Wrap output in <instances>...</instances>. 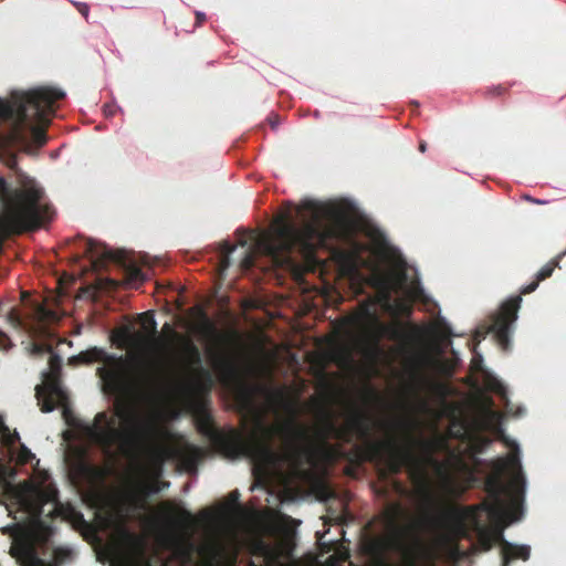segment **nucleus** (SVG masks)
I'll return each mask as SVG.
<instances>
[{
    "mask_svg": "<svg viewBox=\"0 0 566 566\" xmlns=\"http://www.w3.org/2000/svg\"><path fill=\"white\" fill-rule=\"evenodd\" d=\"M0 433L3 436L6 443L9 446H13L17 441L20 440L19 433L17 431L11 433L9 428L3 422H0Z\"/></svg>",
    "mask_w": 566,
    "mask_h": 566,
    "instance_id": "obj_26",
    "label": "nucleus"
},
{
    "mask_svg": "<svg viewBox=\"0 0 566 566\" xmlns=\"http://www.w3.org/2000/svg\"><path fill=\"white\" fill-rule=\"evenodd\" d=\"M0 335L2 336L3 334L0 332Z\"/></svg>",
    "mask_w": 566,
    "mask_h": 566,
    "instance_id": "obj_44",
    "label": "nucleus"
},
{
    "mask_svg": "<svg viewBox=\"0 0 566 566\" xmlns=\"http://www.w3.org/2000/svg\"><path fill=\"white\" fill-rule=\"evenodd\" d=\"M454 460H455L457 465H459L461 468H467V463L463 461V459L461 457L454 455Z\"/></svg>",
    "mask_w": 566,
    "mask_h": 566,
    "instance_id": "obj_35",
    "label": "nucleus"
},
{
    "mask_svg": "<svg viewBox=\"0 0 566 566\" xmlns=\"http://www.w3.org/2000/svg\"><path fill=\"white\" fill-rule=\"evenodd\" d=\"M195 14H196V27H201L207 19L206 13H203L201 11H196Z\"/></svg>",
    "mask_w": 566,
    "mask_h": 566,
    "instance_id": "obj_32",
    "label": "nucleus"
},
{
    "mask_svg": "<svg viewBox=\"0 0 566 566\" xmlns=\"http://www.w3.org/2000/svg\"><path fill=\"white\" fill-rule=\"evenodd\" d=\"M397 427L403 431V441L394 436L386 440H373L370 416L364 411L354 410L346 423L340 427L335 423L329 415H326L315 432V439L324 444H327L329 439L339 440L347 444H352L355 439H358L363 441V446L354 444L349 451H345L338 446L333 448V451L354 465H360L366 461H384L392 474H398L402 468H406L411 479V461H415V458L412 455V444L407 437V422L399 421ZM313 441L314 437L312 436V443L305 453L311 450Z\"/></svg>",
    "mask_w": 566,
    "mask_h": 566,
    "instance_id": "obj_5",
    "label": "nucleus"
},
{
    "mask_svg": "<svg viewBox=\"0 0 566 566\" xmlns=\"http://www.w3.org/2000/svg\"><path fill=\"white\" fill-rule=\"evenodd\" d=\"M296 212L302 226L293 220V207L277 216L271 238L262 242L266 255L277 265L292 266L300 258L306 263L316 261V251L327 248L331 240L348 245L346 255L354 263L364 262L361 254L367 245L356 239V228L350 217L336 206L323 205L313 200L303 201Z\"/></svg>",
    "mask_w": 566,
    "mask_h": 566,
    "instance_id": "obj_2",
    "label": "nucleus"
},
{
    "mask_svg": "<svg viewBox=\"0 0 566 566\" xmlns=\"http://www.w3.org/2000/svg\"><path fill=\"white\" fill-rule=\"evenodd\" d=\"M522 198L524 200L528 201V202L536 203V205H544V203H546L545 200H539V199L533 198V197H531L528 195H524Z\"/></svg>",
    "mask_w": 566,
    "mask_h": 566,
    "instance_id": "obj_34",
    "label": "nucleus"
},
{
    "mask_svg": "<svg viewBox=\"0 0 566 566\" xmlns=\"http://www.w3.org/2000/svg\"><path fill=\"white\" fill-rule=\"evenodd\" d=\"M426 149H427V143H426L424 140H421V142L419 143V150H420L421 153H424V151H426Z\"/></svg>",
    "mask_w": 566,
    "mask_h": 566,
    "instance_id": "obj_40",
    "label": "nucleus"
},
{
    "mask_svg": "<svg viewBox=\"0 0 566 566\" xmlns=\"http://www.w3.org/2000/svg\"><path fill=\"white\" fill-rule=\"evenodd\" d=\"M142 336L132 333L130 326H123L115 332V343L118 348H126L134 345Z\"/></svg>",
    "mask_w": 566,
    "mask_h": 566,
    "instance_id": "obj_17",
    "label": "nucleus"
},
{
    "mask_svg": "<svg viewBox=\"0 0 566 566\" xmlns=\"http://www.w3.org/2000/svg\"><path fill=\"white\" fill-rule=\"evenodd\" d=\"M488 489H489L490 494L493 496L495 504L501 506L502 505L501 493L503 491V485L500 481V478L497 476V478L489 479Z\"/></svg>",
    "mask_w": 566,
    "mask_h": 566,
    "instance_id": "obj_20",
    "label": "nucleus"
},
{
    "mask_svg": "<svg viewBox=\"0 0 566 566\" xmlns=\"http://www.w3.org/2000/svg\"><path fill=\"white\" fill-rule=\"evenodd\" d=\"M84 253L92 259L94 266H104L107 262H115L123 265L126 280L129 284L142 283L146 280V275L143 273L142 269L137 264L128 262L127 255L123 251H114L104 243L88 239L85 242Z\"/></svg>",
    "mask_w": 566,
    "mask_h": 566,
    "instance_id": "obj_8",
    "label": "nucleus"
},
{
    "mask_svg": "<svg viewBox=\"0 0 566 566\" xmlns=\"http://www.w3.org/2000/svg\"><path fill=\"white\" fill-rule=\"evenodd\" d=\"M401 513H402L401 507L399 505H396L394 507V511L390 513V516H389V524L394 528V532H395V537H394V541H392L395 546H400L403 535L407 532H413L415 528H416L413 525L408 526V527H403V528L399 526L397 520H398V516Z\"/></svg>",
    "mask_w": 566,
    "mask_h": 566,
    "instance_id": "obj_16",
    "label": "nucleus"
},
{
    "mask_svg": "<svg viewBox=\"0 0 566 566\" xmlns=\"http://www.w3.org/2000/svg\"><path fill=\"white\" fill-rule=\"evenodd\" d=\"M139 321L147 333L155 336L157 334V323L151 312L139 314Z\"/></svg>",
    "mask_w": 566,
    "mask_h": 566,
    "instance_id": "obj_21",
    "label": "nucleus"
},
{
    "mask_svg": "<svg viewBox=\"0 0 566 566\" xmlns=\"http://www.w3.org/2000/svg\"><path fill=\"white\" fill-rule=\"evenodd\" d=\"M123 539L132 555L136 557L145 556L147 547L145 537L126 531L123 535Z\"/></svg>",
    "mask_w": 566,
    "mask_h": 566,
    "instance_id": "obj_15",
    "label": "nucleus"
},
{
    "mask_svg": "<svg viewBox=\"0 0 566 566\" xmlns=\"http://www.w3.org/2000/svg\"><path fill=\"white\" fill-rule=\"evenodd\" d=\"M33 350L35 354L39 355H42L44 353H50L51 355L53 353L52 346L45 344L34 345Z\"/></svg>",
    "mask_w": 566,
    "mask_h": 566,
    "instance_id": "obj_30",
    "label": "nucleus"
},
{
    "mask_svg": "<svg viewBox=\"0 0 566 566\" xmlns=\"http://www.w3.org/2000/svg\"><path fill=\"white\" fill-rule=\"evenodd\" d=\"M105 114H106V116H113V115H114V109H113V107H112V106H109V105H106V106H105Z\"/></svg>",
    "mask_w": 566,
    "mask_h": 566,
    "instance_id": "obj_37",
    "label": "nucleus"
},
{
    "mask_svg": "<svg viewBox=\"0 0 566 566\" xmlns=\"http://www.w3.org/2000/svg\"><path fill=\"white\" fill-rule=\"evenodd\" d=\"M235 250V247L230 242H223L221 245V259L220 269L221 271L227 270L230 266V255Z\"/></svg>",
    "mask_w": 566,
    "mask_h": 566,
    "instance_id": "obj_23",
    "label": "nucleus"
},
{
    "mask_svg": "<svg viewBox=\"0 0 566 566\" xmlns=\"http://www.w3.org/2000/svg\"><path fill=\"white\" fill-rule=\"evenodd\" d=\"M255 263V253L252 250H248L244 253L243 259L241 260V268L243 270H250L254 266Z\"/></svg>",
    "mask_w": 566,
    "mask_h": 566,
    "instance_id": "obj_28",
    "label": "nucleus"
},
{
    "mask_svg": "<svg viewBox=\"0 0 566 566\" xmlns=\"http://www.w3.org/2000/svg\"><path fill=\"white\" fill-rule=\"evenodd\" d=\"M274 395H275V396H277V397H281V396H282V394H281V392H275Z\"/></svg>",
    "mask_w": 566,
    "mask_h": 566,
    "instance_id": "obj_42",
    "label": "nucleus"
},
{
    "mask_svg": "<svg viewBox=\"0 0 566 566\" xmlns=\"http://www.w3.org/2000/svg\"><path fill=\"white\" fill-rule=\"evenodd\" d=\"M74 552L66 547H57L53 551V566H60L73 559Z\"/></svg>",
    "mask_w": 566,
    "mask_h": 566,
    "instance_id": "obj_19",
    "label": "nucleus"
},
{
    "mask_svg": "<svg viewBox=\"0 0 566 566\" xmlns=\"http://www.w3.org/2000/svg\"><path fill=\"white\" fill-rule=\"evenodd\" d=\"M501 547L503 553V566H509V563L513 559L527 560L531 555V548L527 545H515L503 541Z\"/></svg>",
    "mask_w": 566,
    "mask_h": 566,
    "instance_id": "obj_14",
    "label": "nucleus"
},
{
    "mask_svg": "<svg viewBox=\"0 0 566 566\" xmlns=\"http://www.w3.org/2000/svg\"><path fill=\"white\" fill-rule=\"evenodd\" d=\"M34 458H35V455L31 452L30 449H28L24 444L20 446V449L18 452V463L19 464H28Z\"/></svg>",
    "mask_w": 566,
    "mask_h": 566,
    "instance_id": "obj_27",
    "label": "nucleus"
},
{
    "mask_svg": "<svg viewBox=\"0 0 566 566\" xmlns=\"http://www.w3.org/2000/svg\"><path fill=\"white\" fill-rule=\"evenodd\" d=\"M239 492L235 490V491H232L230 494H229V497L232 502H237L239 500Z\"/></svg>",
    "mask_w": 566,
    "mask_h": 566,
    "instance_id": "obj_36",
    "label": "nucleus"
},
{
    "mask_svg": "<svg viewBox=\"0 0 566 566\" xmlns=\"http://www.w3.org/2000/svg\"><path fill=\"white\" fill-rule=\"evenodd\" d=\"M266 391L261 385L242 384L237 399L241 409L255 416V428L247 438L235 429L223 431L214 426L208 411H201L197 419L198 430L230 458L241 455L250 458L260 468L274 467L279 454L273 448L274 437L282 441L285 457L297 462L312 443V433L307 426L300 423L295 415L274 426H266L258 413L254 396Z\"/></svg>",
    "mask_w": 566,
    "mask_h": 566,
    "instance_id": "obj_4",
    "label": "nucleus"
},
{
    "mask_svg": "<svg viewBox=\"0 0 566 566\" xmlns=\"http://www.w3.org/2000/svg\"><path fill=\"white\" fill-rule=\"evenodd\" d=\"M25 566H53L41 559L33 549L25 553Z\"/></svg>",
    "mask_w": 566,
    "mask_h": 566,
    "instance_id": "obj_25",
    "label": "nucleus"
},
{
    "mask_svg": "<svg viewBox=\"0 0 566 566\" xmlns=\"http://www.w3.org/2000/svg\"><path fill=\"white\" fill-rule=\"evenodd\" d=\"M43 386H36V398L42 412H51L55 408V399H62L64 391L61 376H43Z\"/></svg>",
    "mask_w": 566,
    "mask_h": 566,
    "instance_id": "obj_10",
    "label": "nucleus"
},
{
    "mask_svg": "<svg viewBox=\"0 0 566 566\" xmlns=\"http://www.w3.org/2000/svg\"><path fill=\"white\" fill-rule=\"evenodd\" d=\"M38 505L34 509V514L40 515L42 511V505L45 503H56L57 502V492L51 489H39L36 490Z\"/></svg>",
    "mask_w": 566,
    "mask_h": 566,
    "instance_id": "obj_18",
    "label": "nucleus"
},
{
    "mask_svg": "<svg viewBox=\"0 0 566 566\" xmlns=\"http://www.w3.org/2000/svg\"><path fill=\"white\" fill-rule=\"evenodd\" d=\"M49 368V371L43 373V376H61L62 358L56 353L50 355Z\"/></svg>",
    "mask_w": 566,
    "mask_h": 566,
    "instance_id": "obj_22",
    "label": "nucleus"
},
{
    "mask_svg": "<svg viewBox=\"0 0 566 566\" xmlns=\"http://www.w3.org/2000/svg\"><path fill=\"white\" fill-rule=\"evenodd\" d=\"M417 378H418L419 382L430 386V388L432 390L438 391L441 395L444 394L446 386L443 384H441L439 381L430 380L426 376L420 374L419 371H417Z\"/></svg>",
    "mask_w": 566,
    "mask_h": 566,
    "instance_id": "obj_24",
    "label": "nucleus"
},
{
    "mask_svg": "<svg viewBox=\"0 0 566 566\" xmlns=\"http://www.w3.org/2000/svg\"><path fill=\"white\" fill-rule=\"evenodd\" d=\"M412 104H413L415 106H419V103H418V102H412Z\"/></svg>",
    "mask_w": 566,
    "mask_h": 566,
    "instance_id": "obj_43",
    "label": "nucleus"
},
{
    "mask_svg": "<svg viewBox=\"0 0 566 566\" xmlns=\"http://www.w3.org/2000/svg\"><path fill=\"white\" fill-rule=\"evenodd\" d=\"M226 369L228 370V373L230 375H234L235 374V368L231 365V364H226Z\"/></svg>",
    "mask_w": 566,
    "mask_h": 566,
    "instance_id": "obj_38",
    "label": "nucleus"
},
{
    "mask_svg": "<svg viewBox=\"0 0 566 566\" xmlns=\"http://www.w3.org/2000/svg\"><path fill=\"white\" fill-rule=\"evenodd\" d=\"M164 331H167L176 339H182V356L178 361V368L185 374L202 370V358L199 348L190 340L182 338L171 326L166 323Z\"/></svg>",
    "mask_w": 566,
    "mask_h": 566,
    "instance_id": "obj_9",
    "label": "nucleus"
},
{
    "mask_svg": "<svg viewBox=\"0 0 566 566\" xmlns=\"http://www.w3.org/2000/svg\"><path fill=\"white\" fill-rule=\"evenodd\" d=\"M509 87L503 84L486 88L485 94L490 96H501L507 92Z\"/></svg>",
    "mask_w": 566,
    "mask_h": 566,
    "instance_id": "obj_29",
    "label": "nucleus"
},
{
    "mask_svg": "<svg viewBox=\"0 0 566 566\" xmlns=\"http://www.w3.org/2000/svg\"><path fill=\"white\" fill-rule=\"evenodd\" d=\"M396 488H397V491L401 494H403L406 492L405 486L400 482H396Z\"/></svg>",
    "mask_w": 566,
    "mask_h": 566,
    "instance_id": "obj_39",
    "label": "nucleus"
},
{
    "mask_svg": "<svg viewBox=\"0 0 566 566\" xmlns=\"http://www.w3.org/2000/svg\"><path fill=\"white\" fill-rule=\"evenodd\" d=\"M407 437L412 444V455L415 458V461H411V482L415 486V492L423 504L432 506L436 497L428 474V468H432L439 475L448 474L449 464L439 461L434 457L436 451L444 442L437 439L415 438L409 423H407Z\"/></svg>",
    "mask_w": 566,
    "mask_h": 566,
    "instance_id": "obj_6",
    "label": "nucleus"
},
{
    "mask_svg": "<svg viewBox=\"0 0 566 566\" xmlns=\"http://www.w3.org/2000/svg\"><path fill=\"white\" fill-rule=\"evenodd\" d=\"M557 265V260H552L546 263L536 273L535 280L521 289L520 295L513 296L505 301L501 305L499 312L492 316L490 332L493 333L496 342L504 350H507L511 345V334L513 331V325L517 319V312L521 307L522 295L534 292L537 289L539 282L552 276Z\"/></svg>",
    "mask_w": 566,
    "mask_h": 566,
    "instance_id": "obj_7",
    "label": "nucleus"
},
{
    "mask_svg": "<svg viewBox=\"0 0 566 566\" xmlns=\"http://www.w3.org/2000/svg\"><path fill=\"white\" fill-rule=\"evenodd\" d=\"M268 120H269V123H270V125H271V127L273 129H275L279 126L280 122H281V119H280V117L277 115H271L268 118Z\"/></svg>",
    "mask_w": 566,
    "mask_h": 566,
    "instance_id": "obj_33",
    "label": "nucleus"
},
{
    "mask_svg": "<svg viewBox=\"0 0 566 566\" xmlns=\"http://www.w3.org/2000/svg\"><path fill=\"white\" fill-rule=\"evenodd\" d=\"M159 542L164 547L174 549L175 556L181 562L178 566H185L192 560L196 547L189 538L179 537L175 533H164L159 536ZM161 566H169L168 562Z\"/></svg>",
    "mask_w": 566,
    "mask_h": 566,
    "instance_id": "obj_12",
    "label": "nucleus"
},
{
    "mask_svg": "<svg viewBox=\"0 0 566 566\" xmlns=\"http://www.w3.org/2000/svg\"><path fill=\"white\" fill-rule=\"evenodd\" d=\"M74 6L78 10V12L87 20L90 13V7L84 2H75Z\"/></svg>",
    "mask_w": 566,
    "mask_h": 566,
    "instance_id": "obj_31",
    "label": "nucleus"
},
{
    "mask_svg": "<svg viewBox=\"0 0 566 566\" xmlns=\"http://www.w3.org/2000/svg\"><path fill=\"white\" fill-rule=\"evenodd\" d=\"M493 469L499 475L507 474L512 479L516 492H524L525 489V476L522 472V464L518 455V450L511 453L506 458H499L493 462Z\"/></svg>",
    "mask_w": 566,
    "mask_h": 566,
    "instance_id": "obj_11",
    "label": "nucleus"
},
{
    "mask_svg": "<svg viewBox=\"0 0 566 566\" xmlns=\"http://www.w3.org/2000/svg\"><path fill=\"white\" fill-rule=\"evenodd\" d=\"M165 507L167 509L168 522L172 527L188 531L193 526V516L189 511L174 507L169 503H166Z\"/></svg>",
    "mask_w": 566,
    "mask_h": 566,
    "instance_id": "obj_13",
    "label": "nucleus"
},
{
    "mask_svg": "<svg viewBox=\"0 0 566 566\" xmlns=\"http://www.w3.org/2000/svg\"><path fill=\"white\" fill-rule=\"evenodd\" d=\"M408 566H416V564H415L412 560H410V562L408 563Z\"/></svg>",
    "mask_w": 566,
    "mask_h": 566,
    "instance_id": "obj_41",
    "label": "nucleus"
},
{
    "mask_svg": "<svg viewBox=\"0 0 566 566\" xmlns=\"http://www.w3.org/2000/svg\"><path fill=\"white\" fill-rule=\"evenodd\" d=\"M7 124L8 132H0V158L14 172L15 187L0 175V253L10 235L40 228L53 213L44 189L18 166V157L11 151L19 146L25 154L35 155L48 142L46 128L51 123Z\"/></svg>",
    "mask_w": 566,
    "mask_h": 566,
    "instance_id": "obj_3",
    "label": "nucleus"
},
{
    "mask_svg": "<svg viewBox=\"0 0 566 566\" xmlns=\"http://www.w3.org/2000/svg\"><path fill=\"white\" fill-rule=\"evenodd\" d=\"M95 361L104 364L96 369L104 392L125 400L116 408L114 417L98 412L94 422L86 429L87 436L103 452L113 458L117 453L126 454L137 449H151L159 462L175 457L189 470L196 469L201 458V450L198 447L189 443L174 449L160 447L165 430L153 417H143L134 410L130 400L151 382V377L139 357L116 356L103 348L91 347L69 358L72 366L90 365Z\"/></svg>",
    "mask_w": 566,
    "mask_h": 566,
    "instance_id": "obj_1",
    "label": "nucleus"
}]
</instances>
